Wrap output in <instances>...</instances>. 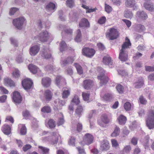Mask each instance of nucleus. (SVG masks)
I'll return each mask as SVG.
<instances>
[{
	"label": "nucleus",
	"instance_id": "4468645a",
	"mask_svg": "<svg viewBox=\"0 0 154 154\" xmlns=\"http://www.w3.org/2000/svg\"><path fill=\"white\" fill-rule=\"evenodd\" d=\"M60 136L59 134L57 132H53L51 137V141L53 144H56L58 142L59 137Z\"/></svg>",
	"mask_w": 154,
	"mask_h": 154
},
{
	"label": "nucleus",
	"instance_id": "bb28decb",
	"mask_svg": "<svg viewBox=\"0 0 154 154\" xmlns=\"http://www.w3.org/2000/svg\"><path fill=\"white\" fill-rule=\"evenodd\" d=\"M136 4L135 0H126L125 5L128 8H132L134 7Z\"/></svg>",
	"mask_w": 154,
	"mask_h": 154
},
{
	"label": "nucleus",
	"instance_id": "4be33fe9",
	"mask_svg": "<svg viewBox=\"0 0 154 154\" xmlns=\"http://www.w3.org/2000/svg\"><path fill=\"white\" fill-rule=\"evenodd\" d=\"M74 60L72 57H69L66 60H63L61 63V65L63 67L64 66L67 65L72 64Z\"/></svg>",
	"mask_w": 154,
	"mask_h": 154
},
{
	"label": "nucleus",
	"instance_id": "e433bc0d",
	"mask_svg": "<svg viewBox=\"0 0 154 154\" xmlns=\"http://www.w3.org/2000/svg\"><path fill=\"white\" fill-rule=\"evenodd\" d=\"M74 65L78 73L79 74H82L83 73V70L81 66L76 63H75Z\"/></svg>",
	"mask_w": 154,
	"mask_h": 154
},
{
	"label": "nucleus",
	"instance_id": "473e14b6",
	"mask_svg": "<svg viewBox=\"0 0 154 154\" xmlns=\"http://www.w3.org/2000/svg\"><path fill=\"white\" fill-rule=\"evenodd\" d=\"M56 8L55 5L53 3L50 2L46 6V9L48 11L54 10Z\"/></svg>",
	"mask_w": 154,
	"mask_h": 154
},
{
	"label": "nucleus",
	"instance_id": "9d476101",
	"mask_svg": "<svg viewBox=\"0 0 154 154\" xmlns=\"http://www.w3.org/2000/svg\"><path fill=\"white\" fill-rule=\"evenodd\" d=\"M14 101L16 103H19L22 101V97L20 94L17 91H15L13 93L12 97Z\"/></svg>",
	"mask_w": 154,
	"mask_h": 154
},
{
	"label": "nucleus",
	"instance_id": "864d4df0",
	"mask_svg": "<svg viewBox=\"0 0 154 154\" xmlns=\"http://www.w3.org/2000/svg\"><path fill=\"white\" fill-rule=\"evenodd\" d=\"M72 102L74 103L76 105L80 103V101L78 96L75 95L72 100Z\"/></svg>",
	"mask_w": 154,
	"mask_h": 154
},
{
	"label": "nucleus",
	"instance_id": "bf43d9fd",
	"mask_svg": "<svg viewBox=\"0 0 154 154\" xmlns=\"http://www.w3.org/2000/svg\"><path fill=\"white\" fill-rule=\"evenodd\" d=\"M18 10L17 8H13L11 9L9 14L10 15H13Z\"/></svg>",
	"mask_w": 154,
	"mask_h": 154
},
{
	"label": "nucleus",
	"instance_id": "13d9d810",
	"mask_svg": "<svg viewBox=\"0 0 154 154\" xmlns=\"http://www.w3.org/2000/svg\"><path fill=\"white\" fill-rule=\"evenodd\" d=\"M11 44L15 46H17L18 45L17 41L15 38H10Z\"/></svg>",
	"mask_w": 154,
	"mask_h": 154
},
{
	"label": "nucleus",
	"instance_id": "a19ab883",
	"mask_svg": "<svg viewBox=\"0 0 154 154\" xmlns=\"http://www.w3.org/2000/svg\"><path fill=\"white\" fill-rule=\"evenodd\" d=\"M41 111L44 112L48 113L51 112V109L49 106H45L42 108Z\"/></svg>",
	"mask_w": 154,
	"mask_h": 154
},
{
	"label": "nucleus",
	"instance_id": "8fccbe9b",
	"mask_svg": "<svg viewBox=\"0 0 154 154\" xmlns=\"http://www.w3.org/2000/svg\"><path fill=\"white\" fill-rule=\"evenodd\" d=\"M112 98V95L110 94H107L104 95L103 97V99L106 100H109Z\"/></svg>",
	"mask_w": 154,
	"mask_h": 154
},
{
	"label": "nucleus",
	"instance_id": "79ce46f5",
	"mask_svg": "<svg viewBox=\"0 0 154 154\" xmlns=\"http://www.w3.org/2000/svg\"><path fill=\"white\" fill-rule=\"evenodd\" d=\"M101 120L105 124H108L109 122V120L106 115H103L102 116Z\"/></svg>",
	"mask_w": 154,
	"mask_h": 154
},
{
	"label": "nucleus",
	"instance_id": "9b49d317",
	"mask_svg": "<svg viewBox=\"0 0 154 154\" xmlns=\"http://www.w3.org/2000/svg\"><path fill=\"white\" fill-rule=\"evenodd\" d=\"M49 35L46 31L42 32L39 35V39L42 42H46L49 38Z\"/></svg>",
	"mask_w": 154,
	"mask_h": 154
},
{
	"label": "nucleus",
	"instance_id": "a878e982",
	"mask_svg": "<svg viewBox=\"0 0 154 154\" xmlns=\"http://www.w3.org/2000/svg\"><path fill=\"white\" fill-rule=\"evenodd\" d=\"M4 84L6 86H9L10 87H13L15 85V84L13 81L11 79L6 78L4 79Z\"/></svg>",
	"mask_w": 154,
	"mask_h": 154
},
{
	"label": "nucleus",
	"instance_id": "0eeeda50",
	"mask_svg": "<svg viewBox=\"0 0 154 154\" xmlns=\"http://www.w3.org/2000/svg\"><path fill=\"white\" fill-rule=\"evenodd\" d=\"M32 82L29 79H26L22 81V85L24 89L26 91L30 89L32 86Z\"/></svg>",
	"mask_w": 154,
	"mask_h": 154
},
{
	"label": "nucleus",
	"instance_id": "aec40b11",
	"mask_svg": "<svg viewBox=\"0 0 154 154\" xmlns=\"http://www.w3.org/2000/svg\"><path fill=\"white\" fill-rule=\"evenodd\" d=\"M136 15L139 18L143 20H146L148 18L147 14L143 11L137 12Z\"/></svg>",
	"mask_w": 154,
	"mask_h": 154
},
{
	"label": "nucleus",
	"instance_id": "412c9836",
	"mask_svg": "<svg viewBox=\"0 0 154 154\" xmlns=\"http://www.w3.org/2000/svg\"><path fill=\"white\" fill-rule=\"evenodd\" d=\"M117 120L119 125H124L127 121L126 117L122 115H120L118 118Z\"/></svg>",
	"mask_w": 154,
	"mask_h": 154
},
{
	"label": "nucleus",
	"instance_id": "a211bd4d",
	"mask_svg": "<svg viewBox=\"0 0 154 154\" xmlns=\"http://www.w3.org/2000/svg\"><path fill=\"white\" fill-rule=\"evenodd\" d=\"M84 88L87 90L91 88L92 86V81L90 79H86L83 82Z\"/></svg>",
	"mask_w": 154,
	"mask_h": 154
},
{
	"label": "nucleus",
	"instance_id": "7c9ffc66",
	"mask_svg": "<svg viewBox=\"0 0 154 154\" xmlns=\"http://www.w3.org/2000/svg\"><path fill=\"white\" fill-rule=\"evenodd\" d=\"M124 15L126 18L131 19L132 17L133 14L131 11L130 10L127 9L125 11Z\"/></svg>",
	"mask_w": 154,
	"mask_h": 154
},
{
	"label": "nucleus",
	"instance_id": "f8f14e48",
	"mask_svg": "<svg viewBox=\"0 0 154 154\" xmlns=\"http://www.w3.org/2000/svg\"><path fill=\"white\" fill-rule=\"evenodd\" d=\"M53 104L57 109H58L61 106L64 105L65 104V101L61 100L59 99H57L54 100Z\"/></svg>",
	"mask_w": 154,
	"mask_h": 154
},
{
	"label": "nucleus",
	"instance_id": "c756f323",
	"mask_svg": "<svg viewBox=\"0 0 154 154\" xmlns=\"http://www.w3.org/2000/svg\"><path fill=\"white\" fill-rule=\"evenodd\" d=\"M28 67L30 72L33 74H35L37 72L38 68L36 66L31 64Z\"/></svg>",
	"mask_w": 154,
	"mask_h": 154
},
{
	"label": "nucleus",
	"instance_id": "58836bf2",
	"mask_svg": "<svg viewBox=\"0 0 154 154\" xmlns=\"http://www.w3.org/2000/svg\"><path fill=\"white\" fill-rule=\"evenodd\" d=\"M66 5L67 7L72 8L75 6V2L73 0H67L66 1Z\"/></svg>",
	"mask_w": 154,
	"mask_h": 154
},
{
	"label": "nucleus",
	"instance_id": "393cba45",
	"mask_svg": "<svg viewBox=\"0 0 154 154\" xmlns=\"http://www.w3.org/2000/svg\"><path fill=\"white\" fill-rule=\"evenodd\" d=\"M103 62L105 65H112V63L111 58L107 55L104 57L103 58Z\"/></svg>",
	"mask_w": 154,
	"mask_h": 154
},
{
	"label": "nucleus",
	"instance_id": "c9c22d12",
	"mask_svg": "<svg viewBox=\"0 0 154 154\" xmlns=\"http://www.w3.org/2000/svg\"><path fill=\"white\" fill-rule=\"evenodd\" d=\"M120 133V129L119 128L116 126L114 129V131L111 134V136L115 137L118 136Z\"/></svg>",
	"mask_w": 154,
	"mask_h": 154
},
{
	"label": "nucleus",
	"instance_id": "09e8293b",
	"mask_svg": "<svg viewBox=\"0 0 154 154\" xmlns=\"http://www.w3.org/2000/svg\"><path fill=\"white\" fill-rule=\"evenodd\" d=\"M131 103L129 102H126L124 105V108L126 111L130 110L131 109Z\"/></svg>",
	"mask_w": 154,
	"mask_h": 154
},
{
	"label": "nucleus",
	"instance_id": "6e6552de",
	"mask_svg": "<svg viewBox=\"0 0 154 154\" xmlns=\"http://www.w3.org/2000/svg\"><path fill=\"white\" fill-rule=\"evenodd\" d=\"M93 137L91 134L87 133L84 137L83 141L85 144L89 145L93 143Z\"/></svg>",
	"mask_w": 154,
	"mask_h": 154
},
{
	"label": "nucleus",
	"instance_id": "680f3d73",
	"mask_svg": "<svg viewBox=\"0 0 154 154\" xmlns=\"http://www.w3.org/2000/svg\"><path fill=\"white\" fill-rule=\"evenodd\" d=\"M111 142L112 146L113 147H116L119 146V144L116 140L115 139H112L111 140Z\"/></svg>",
	"mask_w": 154,
	"mask_h": 154
},
{
	"label": "nucleus",
	"instance_id": "49530a36",
	"mask_svg": "<svg viewBox=\"0 0 154 154\" xmlns=\"http://www.w3.org/2000/svg\"><path fill=\"white\" fill-rule=\"evenodd\" d=\"M54 69L55 68L54 66L51 65H48L45 67V70L51 72L54 71Z\"/></svg>",
	"mask_w": 154,
	"mask_h": 154
},
{
	"label": "nucleus",
	"instance_id": "2eb2a0df",
	"mask_svg": "<svg viewBox=\"0 0 154 154\" xmlns=\"http://www.w3.org/2000/svg\"><path fill=\"white\" fill-rule=\"evenodd\" d=\"M42 85L44 87H48L51 85V79L49 77H45L42 79Z\"/></svg>",
	"mask_w": 154,
	"mask_h": 154
},
{
	"label": "nucleus",
	"instance_id": "1a4fd4ad",
	"mask_svg": "<svg viewBox=\"0 0 154 154\" xmlns=\"http://www.w3.org/2000/svg\"><path fill=\"white\" fill-rule=\"evenodd\" d=\"M40 50V47L38 45H35L32 46L29 49V54L32 56L36 55Z\"/></svg>",
	"mask_w": 154,
	"mask_h": 154
},
{
	"label": "nucleus",
	"instance_id": "f704fd0d",
	"mask_svg": "<svg viewBox=\"0 0 154 154\" xmlns=\"http://www.w3.org/2000/svg\"><path fill=\"white\" fill-rule=\"evenodd\" d=\"M38 150L39 152L43 154H46L49 151L48 149L41 146H38Z\"/></svg>",
	"mask_w": 154,
	"mask_h": 154
},
{
	"label": "nucleus",
	"instance_id": "4d7b16f0",
	"mask_svg": "<svg viewBox=\"0 0 154 154\" xmlns=\"http://www.w3.org/2000/svg\"><path fill=\"white\" fill-rule=\"evenodd\" d=\"M111 7L108 5L105 4V10L108 13H110L112 11Z\"/></svg>",
	"mask_w": 154,
	"mask_h": 154
},
{
	"label": "nucleus",
	"instance_id": "5fc2aeb1",
	"mask_svg": "<svg viewBox=\"0 0 154 154\" xmlns=\"http://www.w3.org/2000/svg\"><path fill=\"white\" fill-rule=\"evenodd\" d=\"M89 94L88 93L83 92L82 93V96L83 99L85 101L88 100L89 99Z\"/></svg>",
	"mask_w": 154,
	"mask_h": 154
},
{
	"label": "nucleus",
	"instance_id": "39448f33",
	"mask_svg": "<svg viewBox=\"0 0 154 154\" xmlns=\"http://www.w3.org/2000/svg\"><path fill=\"white\" fill-rule=\"evenodd\" d=\"M25 18L23 17H20L13 20V23L14 26L17 29H21L23 27Z\"/></svg>",
	"mask_w": 154,
	"mask_h": 154
},
{
	"label": "nucleus",
	"instance_id": "052dcab7",
	"mask_svg": "<svg viewBox=\"0 0 154 154\" xmlns=\"http://www.w3.org/2000/svg\"><path fill=\"white\" fill-rule=\"evenodd\" d=\"M139 99V101L141 104H146V103L147 101L143 96H140Z\"/></svg>",
	"mask_w": 154,
	"mask_h": 154
},
{
	"label": "nucleus",
	"instance_id": "0e129e2a",
	"mask_svg": "<svg viewBox=\"0 0 154 154\" xmlns=\"http://www.w3.org/2000/svg\"><path fill=\"white\" fill-rule=\"evenodd\" d=\"M146 70L147 71H154V67L150 66H145Z\"/></svg>",
	"mask_w": 154,
	"mask_h": 154
},
{
	"label": "nucleus",
	"instance_id": "603ef678",
	"mask_svg": "<svg viewBox=\"0 0 154 154\" xmlns=\"http://www.w3.org/2000/svg\"><path fill=\"white\" fill-rule=\"evenodd\" d=\"M82 110L83 109L82 106H78L76 109L75 112L77 115H79L82 112Z\"/></svg>",
	"mask_w": 154,
	"mask_h": 154
},
{
	"label": "nucleus",
	"instance_id": "b1692460",
	"mask_svg": "<svg viewBox=\"0 0 154 154\" xmlns=\"http://www.w3.org/2000/svg\"><path fill=\"white\" fill-rule=\"evenodd\" d=\"M144 6L147 10L151 11H154V5L152 3L148 2L145 3L144 4Z\"/></svg>",
	"mask_w": 154,
	"mask_h": 154
},
{
	"label": "nucleus",
	"instance_id": "20e7f679",
	"mask_svg": "<svg viewBox=\"0 0 154 154\" xmlns=\"http://www.w3.org/2000/svg\"><path fill=\"white\" fill-rule=\"evenodd\" d=\"M98 79L100 80V83L101 86L106 84L109 80L108 77L105 74V71L102 69L100 75L98 76Z\"/></svg>",
	"mask_w": 154,
	"mask_h": 154
},
{
	"label": "nucleus",
	"instance_id": "69168bd1",
	"mask_svg": "<svg viewBox=\"0 0 154 154\" xmlns=\"http://www.w3.org/2000/svg\"><path fill=\"white\" fill-rule=\"evenodd\" d=\"M64 122V120L63 118H60L57 122V125L58 126L60 125L63 124Z\"/></svg>",
	"mask_w": 154,
	"mask_h": 154
},
{
	"label": "nucleus",
	"instance_id": "72a5a7b5",
	"mask_svg": "<svg viewBox=\"0 0 154 154\" xmlns=\"http://www.w3.org/2000/svg\"><path fill=\"white\" fill-rule=\"evenodd\" d=\"M81 31L79 29H78L77 31V35L75 38V40L77 42H80L81 41Z\"/></svg>",
	"mask_w": 154,
	"mask_h": 154
},
{
	"label": "nucleus",
	"instance_id": "37998d69",
	"mask_svg": "<svg viewBox=\"0 0 154 154\" xmlns=\"http://www.w3.org/2000/svg\"><path fill=\"white\" fill-rule=\"evenodd\" d=\"M65 72V73L70 76L72 75L73 74V71L71 67L66 68Z\"/></svg>",
	"mask_w": 154,
	"mask_h": 154
},
{
	"label": "nucleus",
	"instance_id": "dca6fc26",
	"mask_svg": "<svg viewBox=\"0 0 154 154\" xmlns=\"http://www.w3.org/2000/svg\"><path fill=\"white\" fill-rule=\"evenodd\" d=\"M144 80L142 78L140 79L138 81L133 84L134 87L137 89L141 88L143 85Z\"/></svg>",
	"mask_w": 154,
	"mask_h": 154
},
{
	"label": "nucleus",
	"instance_id": "6e6d98bb",
	"mask_svg": "<svg viewBox=\"0 0 154 154\" xmlns=\"http://www.w3.org/2000/svg\"><path fill=\"white\" fill-rule=\"evenodd\" d=\"M75 138L74 137H71L68 142V143L69 145L75 146Z\"/></svg>",
	"mask_w": 154,
	"mask_h": 154
},
{
	"label": "nucleus",
	"instance_id": "4c0bfd02",
	"mask_svg": "<svg viewBox=\"0 0 154 154\" xmlns=\"http://www.w3.org/2000/svg\"><path fill=\"white\" fill-rule=\"evenodd\" d=\"M145 29L144 26L140 24L137 25L136 27V31L140 32L143 31Z\"/></svg>",
	"mask_w": 154,
	"mask_h": 154
},
{
	"label": "nucleus",
	"instance_id": "7ed1b4c3",
	"mask_svg": "<svg viewBox=\"0 0 154 154\" xmlns=\"http://www.w3.org/2000/svg\"><path fill=\"white\" fill-rule=\"evenodd\" d=\"M119 33L117 30L114 28H111L109 29V32L106 34L107 37L109 39L113 40L116 39L119 36Z\"/></svg>",
	"mask_w": 154,
	"mask_h": 154
},
{
	"label": "nucleus",
	"instance_id": "de8ad7c7",
	"mask_svg": "<svg viewBox=\"0 0 154 154\" xmlns=\"http://www.w3.org/2000/svg\"><path fill=\"white\" fill-rule=\"evenodd\" d=\"M13 75L15 78H18L20 76L19 71L17 69H15L13 71Z\"/></svg>",
	"mask_w": 154,
	"mask_h": 154
},
{
	"label": "nucleus",
	"instance_id": "338daca9",
	"mask_svg": "<svg viewBox=\"0 0 154 154\" xmlns=\"http://www.w3.org/2000/svg\"><path fill=\"white\" fill-rule=\"evenodd\" d=\"M31 148V146L29 144L25 145L23 147V149L24 151H26Z\"/></svg>",
	"mask_w": 154,
	"mask_h": 154
},
{
	"label": "nucleus",
	"instance_id": "f3484780",
	"mask_svg": "<svg viewBox=\"0 0 154 154\" xmlns=\"http://www.w3.org/2000/svg\"><path fill=\"white\" fill-rule=\"evenodd\" d=\"M44 96L46 101H49L51 100L53 94L50 90H47L45 91Z\"/></svg>",
	"mask_w": 154,
	"mask_h": 154
},
{
	"label": "nucleus",
	"instance_id": "774afa93",
	"mask_svg": "<svg viewBox=\"0 0 154 154\" xmlns=\"http://www.w3.org/2000/svg\"><path fill=\"white\" fill-rule=\"evenodd\" d=\"M7 98L6 95H3L0 97V102L4 103L5 101Z\"/></svg>",
	"mask_w": 154,
	"mask_h": 154
},
{
	"label": "nucleus",
	"instance_id": "c85d7f7f",
	"mask_svg": "<svg viewBox=\"0 0 154 154\" xmlns=\"http://www.w3.org/2000/svg\"><path fill=\"white\" fill-rule=\"evenodd\" d=\"M65 79L60 76H57L56 79V83L57 86L62 85L65 82Z\"/></svg>",
	"mask_w": 154,
	"mask_h": 154
},
{
	"label": "nucleus",
	"instance_id": "e2e57ef3",
	"mask_svg": "<svg viewBox=\"0 0 154 154\" xmlns=\"http://www.w3.org/2000/svg\"><path fill=\"white\" fill-rule=\"evenodd\" d=\"M106 18L105 17H103L98 20V23L100 24L104 23L106 21Z\"/></svg>",
	"mask_w": 154,
	"mask_h": 154
},
{
	"label": "nucleus",
	"instance_id": "5701e85b",
	"mask_svg": "<svg viewBox=\"0 0 154 154\" xmlns=\"http://www.w3.org/2000/svg\"><path fill=\"white\" fill-rule=\"evenodd\" d=\"M3 132L6 135H9L11 133V128L10 126L6 124L4 125L2 128Z\"/></svg>",
	"mask_w": 154,
	"mask_h": 154
},
{
	"label": "nucleus",
	"instance_id": "f03ea898",
	"mask_svg": "<svg viewBox=\"0 0 154 154\" xmlns=\"http://www.w3.org/2000/svg\"><path fill=\"white\" fill-rule=\"evenodd\" d=\"M146 124L149 129L154 128V110H152L149 112L146 119Z\"/></svg>",
	"mask_w": 154,
	"mask_h": 154
},
{
	"label": "nucleus",
	"instance_id": "ea45409f",
	"mask_svg": "<svg viewBox=\"0 0 154 154\" xmlns=\"http://www.w3.org/2000/svg\"><path fill=\"white\" fill-rule=\"evenodd\" d=\"M60 50L61 52L67 49V45L65 42L62 41L60 43Z\"/></svg>",
	"mask_w": 154,
	"mask_h": 154
},
{
	"label": "nucleus",
	"instance_id": "2f4dec72",
	"mask_svg": "<svg viewBox=\"0 0 154 154\" xmlns=\"http://www.w3.org/2000/svg\"><path fill=\"white\" fill-rule=\"evenodd\" d=\"M19 128H20V133L22 135H24L26 132V129L24 125L20 124L18 125Z\"/></svg>",
	"mask_w": 154,
	"mask_h": 154
},
{
	"label": "nucleus",
	"instance_id": "c03bdc74",
	"mask_svg": "<svg viewBox=\"0 0 154 154\" xmlns=\"http://www.w3.org/2000/svg\"><path fill=\"white\" fill-rule=\"evenodd\" d=\"M48 124L50 128H54L55 126V122L52 119H51L48 121Z\"/></svg>",
	"mask_w": 154,
	"mask_h": 154
},
{
	"label": "nucleus",
	"instance_id": "f257e3e1",
	"mask_svg": "<svg viewBox=\"0 0 154 154\" xmlns=\"http://www.w3.org/2000/svg\"><path fill=\"white\" fill-rule=\"evenodd\" d=\"M131 45V43L129 39L126 37L125 42L122 45V48L120 51L119 59L122 62H125L128 60V52L126 49Z\"/></svg>",
	"mask_w": 154,
	"mask_h": 154
},
{
	"label": "nucleus",
	"instance_id": "3c124183",
	"mask_svg": "<svg viewBox=\"0 0 154 154\" xmlns=\"http://www.w3.org/2000/svg\"><path fill=\"white\" fill-rule=\"evenodd\" d=\"M70 92L68 90H65L63 92L62 94V97L64 99L66 98L70 95Z\"/></svg>",
	"mask_w": 154,
	"mask_h": 154
},
{
	"label": "nucleus",
	"instance_id": "423d86ee",
	"mask_svg": "<svg viewBox=\"0 0 154 154\" xmlns=\"http://www.w3.org/2000/svg\"><path fill=\"white\" fill-rule=\"evenodd\" d=\"M95 52V51L94 49L88 48H84L82 51V53L83 55L89 57L93 56Z\"/></svg>",
	"mask_w": 154,
	"mask_h": 154
},
{
	"label": "nucleus",
	"instance_id": "a18cd8bd",
	"mask_svg": "<svg viewBox=\"0 0 154 154\" xmlns=\"http://www.w3.org/2000/svg\"><path fill=\"white\" fill-rule=\"evenodd\" d=\"M116 88L118 92L121 94H122L123 92V86L121 85H118L116 86Z\"/></svg>",
	"mask_w": 154,
	"mask_h": 154
},
{
	"label": "nucleus",
	"instance_id": "cd10ccee",
	"mask_svg": "<svg viewBox=\"0 0 154 154\" xmlns=\"http://www.w3.org/2000/svg\"><path fill=\"white\" fill-rule=\"evenodd\" d=\"M49 50H44L41 53V56L46 59L50 58L51 56V54L49 53Z\"/></svg>",
	"mask_w": 154,
	"mask_h": 154
},
{
	"label": "nucleus",
	"instance_id": "6ab92c4d",
	"mask_svg": "<svg viewBox=\"0 0 154 154\" xmlns=\"http://www.w3.org/2000/svg\"><path fill=\"white\" fill-rule=\"evenodd\" d=\"M79 25L80 27H89L90 26L88 20L85 18L82 20Z\"/></svg>",
	"mask_w": 154,
	"mask_h": 154
},
{
	"label": "nucleus",
	"instance_id": "ddd939ff",
	"mask_svg": "<svg viewBox=\"0 0 154 154\" xmlns=\"http://www.w3.org/2000/svg\"><path fill=\"white\" fill-rule=\"evenodd\" d=\"M109 143L108 141L106 140H104L101 143L100 149L102 151H107L109 149Z\"/></svg>",
	"mask_w": 154,
	"mask_h": 154
}]
</instances>
